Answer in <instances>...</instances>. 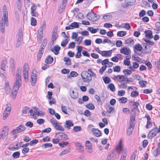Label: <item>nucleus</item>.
<instances>
[{
    "instance_id": "f257e3e1",
    "label": "nucleus",
    "mask_w": 160,
    "mask_h": 160,
    "mask_svg": "<svg viewBox=\"0 0 160 160\" xmlns=\"http://www.w3.org/2000/svg\"><path fill=\"white\" fill-rule=\"evenodd\" d=\"M3 13L4 19V24L0 23V31L2 33L4 32V26H8V14L7 8L5 5L3 7Z\"/></svg>"
},
{
    "instance_id": "f03ea898",
    "label": "nucleus",
    "mask_w": 160,
    "mask_h": 160,
    "mask_svg": "<svg viewBox=\"0 0 160 160\" xmlns=\"http://www.w3.org/2000/svg\"><path fill=\"white\" fill-rule=\"evenodd\" d=\"M122 142L121 140L119 141L118 145L116 147V150L118 153H120L122 151V154L120 160H126V158L127 157V151L126 150H123Z\"/></svg>"
},
{
    "instance_id": "7ed1b4c3",
    "label": "nucleus",
    "mask_w": 160,
    "mask_h": 160,
    "mask_svg": "<svg viewBox=\"0 0 160 160\" xmlns=\"http://www.w3.org/2000/svg\"><path fill=\"white\" fill-rule=\"evenodd\" d=\"M82 78L84 82H90L92 79L91 76L89 74V73L86 71H82L81 74Z\"/></svg>"
},
{
    "instance_id": "20e7f679",
    "label": "nucleus",
    "mask_w": 160,
    "mask_h": 160,
    "mask_svg": "<svg viewBox=\"0 0 160 160\" xmlns=\"http://www.w3.org/2000/svg\"><path fill=\"white\" fill-rule=\"evenodd\" d=\"M29 66L27 63H24L23 66L22 74L26 82L28 80Z\"/></svg>"
},
{
    "instance_id": "39448f33",
    "label": "nucleus",
    "mask_w": 160,
    "mask_h": 160,
    "mask_svg": "<svg viewBox=\"0 0 160 160\" xmlns=\"http://www.w3.org/2000/svg\"><path fill=\"white\" fill-rule=\"evenodd\" d=\"M87 17L89 20L93 21H95L98 20L100 18V16L98 14L94 12L92 13L90 12H88L87 15Z\"/></svg>"
},
{
    "instance_id": "423d86ee",
    "label": "nucleus",
    "mask_w": 160,
    "mask_h": 160,
    "mask_svg": "<svg viewBox=\"0 0 160 160\" xmlns=\"http://www.w3.org/2000/svg\"><path fill=\"white\" fill-rule=\"evenodd\" d=\"M25 129V127L23 125L21 124L18 126L16 129L13 130L12 131L11 133L14 135L18 133L22 132Z\"/></svg>"
},
{
    "instance_id": "0eeeda50",
    "label": "nucleus",
    "mask_w": 160,
    "mask_h": 160,
    "mask_svg": "<svg viewBox=\"0 0 160 160\" xmlns=\"http://www.w3.org/2000/svg\"><path fill=\"white\" fill-rule=\"evenodd\" d=\"M11 110V105L10 103H7V104L6 108L5 109L3 113V119H6L7 117L10 114V111Z\"/></svg>"
},
{
    "instance_id": "6e6552de",
    "label": "nucleus",
    "mask_w": 160,
    "mask_h": 160,
    "mask_svg": "<svg viewBox=\"0 0 160 160\" xmlns=\"http://www.w3.org/2000/svg\"><path fill=\"white\" fill-rule=\"evenodd\" d=\"M23 40V34L21 30H19L18 35V38L16 43V47H18L21 44Z\"/></svg>"
},
{
    "instance_id": "1a4fd4ad",
    "label": "nucleus",
    "mask_w": 160,
    "mask_h": 160,
    "mask_svg": "<svg viewBox=\"0 0 160 160\" xmlns=\"http://www.w3.org/2000/svg\"><path fill=\"white\" fill-rule=\"evenodd\" d=\"M37 80V75L36 70H34L31 74V82L32 86L35 85Z\"/></svg>"
},
{
    "instance_id": "9d476101",
    "label": "nucleus",
    "mask_w": 160,
    "mask_h": 160,
    "mask_svg": "<svg viewBox=\"0 0 160 160\" xmlns=\"http://www.w3.org/2000/svg\"><path fill=\"white\" fill-rule=\"evenodd\" d=\"M56 136L60 140L64 141L68 139V135L64 133L58 132L56 133Z\"/></svg>"
},
{
    "instance_id": "9b49d317",
    "label": "nucleus",
    "mask_w": 160,
    "mask_h": 160,
    "mask_svg": "<svg viewBox=\"0 0 160 160\" xmlns=\"http://www.w3.org/2000/svg\"><path fill=\"white\" fill-rule=\"evenodd\" d=\"M13 85L20 87L21 86L22 80L21 75L18 74H16V80Z\"/></svg>"
},
{
    "instance_id": "f8f14e48",
    "label": "nucleus",
    "mask_w": 160,
    "mask_h": 160,
    "mask_svg": "<svg viewBox=\"0 0 160 160\" xmlns=\"http://www.w3.org/2000/svg\"><path fill=\"white\" fill-rule=\"evenodd\" d=\"M133 101H130L129 102L128 104L130 106H132L133 108L136 109L137 111L139 113L140 110L138 108V107L140 105V103L137 101L133 102Z\"/></svg>"
},
{
    "instance_id": "ddd939ff",
    "label": "nucleus",
    "mask_w": 160,
    "mask_h": 160,
    "mask_svg": "<svg viewBox=\"0 0 160 160\" xmlns=\"http://www.w3.org/2000/svg\"><path fill=\"white\" fill-rule=\"evenodd\" d=\"M158 133V128H154L149 131L148 134V137L149 138H152L155 137Z\"/></svg>"
},
{
    "instance_id": "4468645a",
    "label": "nucleus",
    "mask_w": 160,
    "mask_h": 160,
    "mask_svg": "<svg viewBox=\"0 0 160 160\" xmlns=\"http://www.w3.org/2000/svg\"><path fill=\"white\" fill-rule=\"evenodd\" d=\"M69 93L71 98L73 99H76L78 97V93L77 89L70 90Z\"/></svg>"
},
{
    "instance_id": "2eb2a0df",
    "label": "nucleus",
    "mask_w": 160,
    "mask_h": 160,
    "mask_svg": "<svg viewBox=\"0 0 160 160\" xmlns=\"http://www.w3.org/2000/svg\"><path fill=\"white\" fill-rule=\"evenodd\" d=\"M20 87L15 86H13L12 92V98L13 99H14L15 98Z\"/></svg>"
},
{
    "instance_id": "dca6fc26",
    "label": "nucleus",
    "mask_w": 160,
    "mask_h": 160,
    "mask_svg": "<svg viewBox=\"0 0 160 160\" xmlns=\"http://www.w3.org/2000/svg\"><path fill=\"white\" fill-rule=\"evenodd\" d=\"M86 146L88 152L90 153L93 152V149L92 147V143L88 141H87L86 142Z\"/></svg>"
},
{
    "instance_id": "f3484780",
    "label": "nucleus",
    "mask_w": 160,
    "mask_h": 160,
    "mask_svg": "<svg viewBox=\"0 0 160 160\" xmlns=\"http://www.w3.org/2000/svg\"><path fill=\"white\" fill-rule=\"evenodd\" d=\"M48 97L47 96V98H48L49 100V104L50 105H52V104H55L56 103V100L53 98H52V100H53V101H51V99L52 98V92L48 91Z\"/></svg>"
},
{
    "instance_id": "a211bd4d",
    "label": "nucleus",
    "mask_w": 160,
    "mask_h": 160,
    "mask_svg": "<svg viewBox=\"0 0 160 160\" xmlns=\"http://www.w3.org/2000/svg\"><path fill=\"white\" fill-rule=\"evenodd\" d=\"M7 61L6 58L2 59L1 61V68L2 70L4 71L7 66Z\"/></svg>"
},
{
    "instance_id": "6ab92c4d",
    "label": "nucleus",
    "mask_w": 160,
    "mask_h": 160,
    "mask_svg": "<svg viewBox=\"0 0 160 160\" xmlns=\"http://www.w3.org/2000/svg\"><path fill=\"white\" fill-rule=\"evenodd\" d=\"M76 148L80 152H82L84 150V148L82 144L79 142H76L75 143Z\"/></svg>"
},
{
    "instance_id": "aec40b11",
    "label": "nucleus",
    "mask_w": 160,
    "mask_h": 160,
    "mask_svg": "<svg viewBox=\"0 0 160 160\" xmlns=\"http://www.w3.org/2000/svg\"><path fill=\"white\" fill-rule=\"evenodd\" d=\"M125 2L126 4L123 7L126 8L133 5L135 2L136 0H125Z\"/></svg>"
},
{
    "instance_id": "412c9836",
    "label": "nucleus",
    "mask_w": 160,
    "mask_h": 160,
    "mask_svg": "<svg viewBox=\"0 0 160 160\" xmlns=\"http://www.w3.org/2000/svg\"><path fill=\"white\" fill-rule=\"evenodd\" d=\"M91 131L93 133L96 137H99L101 135V131L97 129L92 128V129Z\"/></svg>"
},
{
    "instance_id": "4be33fe9",
    "label": "nucleus",
    "mask_w": 160,
    "mask_h": 160,
    "mask_svg": "<svg viewBox=\"0 0 160 160\" xmlns=\"http://www.w3.org/2000/svg\"><path fill=\"white\" fill-rule=\"evenodd\" d=\"M44 49L45 48L40 47L39 51L38 52L37 55V59L38 60H40L42 57Z\"/></svg>"
},
{
    "instance_id": "5701e85b",
    "label": "nucleus",
    "mask_w": 160,
    "mask_h": 160,
    "mask_svg": "<svg viewBox=\"0 0 160 160\" xmlns=\"http://www.w3.org/2000/svg\"><path fill=\"white\" fill-rule=\"evenodd\" d=\"M73 123L71 120H68L66 121V124L64 125V127L68 130L70 129L71 127L73 126Z\"/></svg>"
},
{
    "instance_id": "b1692460",
    "label": "nucleus",
    "mask_w": 160,
    "mask_h": 160,
    "mask_svg": "<svg viewBox=\"0 0 160 160\" xmlns=\"http://www.w3.org/2000/svg\"><path fill=\"white\" fill-rule=\"evenodd\" d=\"M60 49V47L59 46L56 45L53 48H52L51 51L53 52L55 55H57L59 53V51Z\"/></svg>"
},
{
    "instance_id": "393cba45",
    "label": "nucleus",
    "mask_w": 160,
    "mask_h": 160,
    "mask_svg": "<svg viewBox=\"0 0 160 160\" xmlns=\"http://www.w3.org/2000/svg\"><path fill=\"white\" fill-rule=\"evenodd\" d=\"M112 53V50L109 51H105L101 52V54L102 56L107 57L110 56Z\"/></svg>"
},
{
    "instance_id": "a878e982",
    "label": "nucleus",
    "mask_w": 160,
    "mask_h": 160,
    "mask_svg": "<svg viewBox=\"0 0 160 160\" xmlns=\"http://www.w3.org/2000/svg\"><path fill=\"white\" fill-rule=\"evenodd\" d=\"M145 37L147 38H153L152 32L151 31L148 30L145 31Z\"/></svg>"
},
{
    "instance_id": "bb28decb",
    "label": "nucleus",
    "mask_w": 160,
    "mask_h": 160,
    "mask_svg": "<svg viewBox=\"0 0 160 160\" xmlns=\"http://www.w3.org/2000/svg\"><path fill=\"white\" fill-rule=\"evenodd\" d=\"M139 66L138 63L137 62H134L132 64V66H130L129 68L132 71H134L135 69L137 68Z\"/></svg>"
},
{
    "instance_id": "cd10ccee",
    "label": "nucleus",
    "mask_w": 160,
    "mask_h": 160,
    "mask_svg": "<svg viewBox=\"0 0 160 160\" xmlns=\"http://www.w3.org/2000/svg\"><path fill=\"white\" fill-rule=\"evenodd\" d=\"M130 49L128 48H123L120 50V52L122 54L128 55L129 53Z\"/></svg>"
},
{
    "instance_id": "c85d7f7f",
    "label": "nucleus",
    "mask_w": 160,
    "mask_h": 160,
    "mask_svg": "<svg viewBox=\"0 0 160 160\" xmlns=\"http://www.w3.org/2000/svg\"><path fill=\"white\" fill-rule=\"evenodd\" d=\"M143 44L144 45V50L145 51V53L146 54L151 53V50L150 49L151 48V46H149L148 47V46H147L145 43H143Z\"/></svg>"
},
{
    "instance_id": "c756f323",
    "label": "nucleus",
    "mask_w": 160,
    "mask_h": 160,
    "mask_svg": "<svg viewBox=\"0 0 160 160\" xmlns=\"http://www.w3.org/2000/svg\"><path fill=\"white\" fill-rule=\"evenodd\" d=\"M53 60V58L50 55H48L46 59L45 62L48 64H50L52 62Z\"/></svg>"
},
{
    "instance_id": "7c9ffc66",
    "label": "nucleus",
    "mask_w": 160,
    "mask_h": 160,
    "mask_svg": "<svg viewBox=\"0 0 160 160\" xmlns=\"http://www.w3.org/2000/svg\"><path fill=\"white\" fill-rule=\"evenodd\" d=\"M70 151L71 149L70 148H67L65 149L64 150H63L61 153H60L59 154V156H61L65 155L67 154H68L70 152Z\"/></svg>"
},
{
    "instance_id": "2f4dec72",
    "label": "nucleus",
    "mask_w": 160,
    "mask_h": 160,
    "mask_svg": "<svg viewBox=\"0 0 160 160\" xmlns=\"http://www.w3.org/2000/svg\"><path fill=\"white\" fill-rule=\"evenodd\" d=\"M112 15L110 14L105 15L103 17V19L105 20V21H108L111 19Z\"/></svg>"
},
{
    "instance_id": "473e14b6",
    "label": "nucleus",
    "mask_w": 160,
    "mask_h": 160,
    "mask_svg": "<svg viewBox=\"0 0 160 160\" xmlns=\"http://www.w3.org/2000/svg\"><path fill=\"white\" fill-rule=\"evenodd\" d=\"M87 30L92 33H95L98 31L99 30V29L98 28H94L92 27L88 28Z\"/></svg>"
},
{
    "instance_id": "72a5a7b5",
    "label": "nucleus",
    "mask_w": 160,
    "mask_h": 160,
    "mask_svg": "<svg viewBox=\"0 0 160 160\" xmlns=\"http://www.w3.org/2000/svg\"><path fill=\"white\" fill-rule=\"evenodd\" d=\"M102 79L105 84H108L111 82V78L108 77H103Z\"/></svg>"
},
{
    "instance_id": "f704fd0d",
    "label": "nucleus",
    "mask_w": 160,
    "mask_h": 160,
    "mask_svg": "<svg viewBox=\"0 0 160 160\" xmlns=\"http://www.w3.org/2000/svg\"><path fill=\"white\" fill-rule=\"evenodd\" d=\"M114 156V153L113 151L109 152L107 155L106 160H111Z\"/></svg>"
},
{
    "instance_id": "c9c22d12",
    "label": "nucleus",
    "mask_w": 160,
    "mask_h": 160,
    "mask_svg": "<svg viewBox=\"0 0 160 160\" xmlns=\"http://www.w3.org/2000/svg\"><path fill=\"white\" fill-rule=\"evenodd\" d=\"M126 44H128L130 45H132L134 43L133 40L130 38H128L125 41Z\"/></svg>"
},
{
    "instance_id": "e433bc0d",
    "label": "nucleus",
    "mask_w": 160,
    "mask_h": 160,
    "mask_svg": "<svg viewBox=\"0 0 160 160\" xmlns=\"http://www.w3.org/2000/svg\"><path fill=\"white\" fill-rule=\"evenodd\" d=\"M57 31L54 30L53 32L52 36V41L53 42L57 38Z\"/></svg>"
},
{
    "instance_id": "4c0bfd02",
    "label": "nucleus",
    "mask_w": 160,
    "mask_h": 160,
    "mask_svg": "<svg viewBox=\"0 0 160 160\" xmlns=\"http://www.w3.org/2000/svg\"><path fill=\"white\" fill-rule=\"evenodd\" d=\"M8 134V131H3L2 133L0 135L1 136V138L2 137L3 138L5 139H6L7 138V136Z\"/></svg>"
},
{
    "instance_id": "58836bf2",
    "label": "nucleus",
    "mask_w": 160,
    "mask_h": 160,
    "mask_svg": "<svg viewBox=\"0 0 160 160\" xmlns=\"http://www.w3.org/2000/svg\"><path fill=\"white\" fill-rule=\"evenodd\" d=\"M146 42V44L147 46L151 45L152 46L154 45V42H153L151 41L150 40L147 39H143Z\"/></svg>"
},
{
    "instance_id": "ea45409f",
    "label": "nucleus",
    "mask_w": 160,
    "mask_h": 160,
    "mask_svg": "<svg viewBox=\"0 0 160 160\" xmlns=\"http://www.w3.org/2000/svg\"><path fill=\"white\" fill-rule=\"evenodd\" d=\"M70 26L71 27L72 29H73L74 28H78L79 27L78 23L76 22H74L72 23L70 25Z\"/></svg>"
},
{
    "instance_id": "a19ab883",
    "label": "nucleus",
    "mask_w": 160,
    "mask_h": 160,
    "mask_svg": "<svg viewBox=\"0 0 160 160\" xmlns=\"http://www.w3.org/2000/svg\"><path fill=\"white\" fill-rule=\"evenodd\" d=\"M50 122L54 127L58 124V122L55 119H51L50 120Z\"/></svg>"
},
{
    "instance_id": "79ce46f5",
    "label": "nucleus",
    "mask_w": 160,
    "mask_h": 160,
    "mask_svg": "<svg viewBox=\"0 0 160 160\" xmlns=\"http://www.w3.org/2000/svg\"><path fill=\"white\" fill-rule=\"evenodd\" d=\"M126 35V32L124 31H120L118 32L117 35L118 37H123Z\"/></svg>"
},
{
    "instance_id": "37998d69",
    "label": "nucleus",
    "mask_w": 160,
    "mask_h": 160,
    "mask_svg": "<svg viewBox=\"0 0 160 160\" xmlns=\"http://www.w3.org/2000/svg\"><path fill=\"white\" fill-rule=\"evenodd\" d=\"M108 88H109L110 90L112 92H114L115 90V86L112 83L109 84L108 85Z\"/></svg>"
},
{
    "instance_id": "c03bdc74",
    "label": "nucleus",
    "mask_w": 160,
    "mask_h": 160,
    "mask_svg": "<svg viewBox=\"0 0 160 160\" xmlns=\"http://www.w3.org/2000/svg\"><path fill=\"white\" fill-rule=\"evenodd\" d=\"M87 72L90 73H89V74L91 76V78H92V77H93L94 78H96L97 76L96 74L92 71L91 69H88Z\"/></svg>"
},
{
    "instance_id": "a18cd8bd",
    "label": "nucleus",
    "mask_w": 160,
    "mask_h": 160,
    "mask_svg": "<svg viewBox=\"0 0 160 160\" xmlns=\"http://www.w3.org/2000/svg\"><path fill=\"white\" fill-rule=\"evenodd\" d=\"M52 146V145L51 143H46L43 144L42 146V148L43 149H44L47 148L51 147Z\"/></svg>"
},
{
    "instance_id": "49530a36",
    "label": "nucleus",
    "mask_w": 160,
    "mask_h": 160,
    "mask_svg": "<svg viewBox=\"0 0 160 160\" xmlns=\"http://www.w3.org/2000/svg\"><path fill=\"white\" fill-rule=\"evenodd\" d=\"M128 56L126 57V59H125L124 61V64L126 66H129L131 65L130 62L129 60V58H128Z\"/></svg>"
},
{
    "instance_id": "de8ad7c7",
    "label": "nucleus",
    "mask_w": 160,
    "mask_h": 160,
    "mask_svg": "<svg viewBox=\"0 0 160 160\" xmlns=\"http://www.w3.org/2000/svg\"><path fill=\"white\" fill-rule=\"evenodd\" d=\"M118 82H121L122 81L124 82L125 81L126 78L123 75H118Z\"/></svg>"
},
{
    "instance_id": "09e8293b",
    "label": "nucleus",
    "mask_w": 160,
    "mask_h": 160,
    "mask_svg": "<svg viewBox=\"0 0 160 160\" xmlns=\"http://www.w3.org/2000/svg\"><path fill=\"white\" fill-rule=\"evenodd\" d=\"M69 143L68 142H62L58 143L59 146L61 148L64 147Z\"/></svg>"
},
{
    "instance_id": "8fccbe9b",
    "label": "nucleus",
    "mask_w": 160,
    "mask_h": 160,
    "mask_svg": "<svg viewBox=\"0 0 160 160\" xmlns=\"http://www.w3.org/2000/svg\"><path fill=\"white\" fill-rule=\"evenodd\" d=\"M86 107L90 110H93L95 108L94 104L92 103H89L86 105Z\"/></svg>"
},
{
    "instance_id": "3c124183",
    "label": "nucleus",
    "mask_w": 160,
    "mask_h": 160,
    "mask_svg": "<svg viewBox=\"0 0 160 160\" xmlns=\"http://www.w3.org/2000/svg\"><path fill=\"white\" fill-rule=\"evenodd\" d=\"M152 154L154 156H156L160 154V150L157 148L153 150Z\"/></svg>"
},
{
    "instance_id": "603ef678",
    "label": "nucleus",
    "mask_w": 160,
    "mask_h": 160,
    "mask_svg": "<svg viewBox=\"0 0 160 160\" xmlns=\"http://www.w3.org/2000/svg\"><path fill=\"white\" fill-rule=\"evenodd\" d=\"M29 112L31 115L32 116V118H35L36 117L37 113L36 112L32 109L29 110Z\"/></svg>"
},
{
    "instance_id": "864d4df0",
    "label": "nucleus",
    "mask_w": 160,
    "mask_h": 160,
    "mask_svg": "<svg viewBox=\"0 0 160 160\" xmlns=\"http://www.w3.org/2000/svg\"><path fill=\"white\" fill-rule=\"evenodd\" d=\"M135 49L137 51H141L142 48L141 46L138 43L135 45Z\"/></svg>"
},
{
    "instance_id": "5fc2aeb1",
    "label": "nucleus",
    "mask_w": 160,
    "mask_h": 160,
    "mask_svg": "<svg viewBox=\"0 0 160 160\" xmlns=\"http://www.w3.org/2000/svg\"><path fill=\"white\" fill-rule=\"evenodd\" d=\"M127 99L125 97H122L119 98L118 101L121 103H125L127 101Z\"/></svg>"
},
{
    "instance_id": "6e6d98bb",
    "label": "nucleus",
    "mask_w": 160,
    "mask_h": 160,
    "mask_svg": "<svg viewBox=\"0 0 160 160\" xmlns=\"http://www.w3.org/2000/svg\"><path fill=\"white\" fill-rule=\"evenodd\" d=\"M31 25L33 26H35L36 25L37 21L35 18L32 17L31 19Z\"/></svg>"
},
{
    "instance_id": "4d7b16f0",
    "label": "nucleus",
    "mask_w": 160,
    "mask_h": 160,
    "mask_svg": "<svg viewBox=\"0 0 160 160\" xmlns=\"http://www.w3.org/2000/svg\"><path fill=\"white\" fill-rule=\"evenodd\" d=\"M113 71L114 72H119L121 70L120 67L119 66H116L113 67Z\"/></svg>"
},
{
    "instance_id": "13d9d810",
    "label": "nucleus",
    "mask_w": 160,
    "mask_h": 160,
    "mask_svg": "<svg viewBox=\"0 0 160 160\" xmlns=\"http://www.w3.org/2000/svg\"><path fill=\"white\" fill-rule=\"evenodd\" d=\"M138 92L137 91H132L131 92L130 95L131 97H134L138 96Z\"/></svg>"
},
{
    "instance_id": "bf43d9fd",
    "label": "nucleus",
    "mask_w": 160,
    "mask_h": 160,
    "mask_svg": "<svg viewBox=\"0 0 160 160\" xmlns=\"http://www.w3.org/2000/svg\"><path fill=\"white\" fill-rule=\"evenodd\" d=\"M68 39H65L61 43V46L63 47H65L66 45L68 44Z\"/></svg>"
},
{
    "instance_id": "052dcab7",
    "label": "nucleus",
    "mask_w": 160,
    "mask_h": 160,
    "mask_svg": "<svg viewBox=\"0 0 160 160\" xmlns=\"http://www.w3.org/2000/svg\"><path fill=\"white\" fill-rule=\"evenodd\" d=\"M47 43V38H45L43 39V41L41 44L40 47L45 48Z\"/></svg>"
},
{
    "instance_id": "680f3d73",
    "label": "nucleus",
    "mask_w": 160,
    "mask_h": 160,
    "mask_svg": "<svg viewBox=\"0 0 160 160\" xmlns=\"http://www.w3.org/2000/svg\"><path fill=\"white\" fill-rule=\"evenodd\" d=\"M56 129L59 130L61 131H63L64 130L63 128L61 126L59 125L58 124L54 127Z\"/></svg>"
},
{
    "instance_id": "e2e57ef3",
    "label": "nucleus",
    "mask_w": 160,
    "mask_h": 160,
    "mask_svg": "<svg viewBox=\"0 0 160 160\" xmlns=\"http://www.w3.org/2000/svg\"><path fill=\"white\" fill-rule=\"evenodd\" d=\"M56 129L59 130L61 131H63L64 130L63 128L61 126L59 125L58 124L54 127Z\"/></svg>"
},
{
    "instance_id": "0e129e2a",
    "label": "nucleus",
    "mask_w": 160,
    "mask_h": 160,
    "mask_svg": "<svg viewBox=\"0 0 160 160\" xmlns=\"http://www.w3.org/2000/svg\"><path fill=\"white\" fill-rule=\"evenodd\" d=\"M91 43L92 41L90 39H86L84 42V44L86 46H89Z\"/></svg>"
},
{
    "instance_id": "69168bd1",
    "label": "nucleus",
    "mask_w": 160,
    "mask_h": 160,
    "mask_svg": "<svg viewBox=\"0 0 160 160\" xmlns=\"http://www.w3.org/2000/svg\"><path fill=\"white\" fill-rule=\"evenodd\" d=\"M29 110V108L27 107H25L22 110V115L23 114H26Z\"/></svg>"
},
{
    "instance_id": "338daca9",
    "label": "nucleus",
    "mask_w": 160,
    "mask_h": 160,
    "mask_svg": "<svg viewBox=\"0 0 160 160\" xmlns=\"http://www.w3.org/2000/svg\"><path fill=\"white\" fill-rule=\"evenodd\" d=\"M12 155L13 157L14 158H18L20 155V152H15L13 153Z\"/></svg>"
},
{
    "instance_id": "774afa93",
    "label": "nucleus",
    "mask_w": 160,
    "mask_h": 160,
    "mask_svg": "<svg viewBox=\"0 0 160 160\" xmlns=\"http://www.w3.org/2000/svg\"><path fill=\"white\" fill-rule=\"evenodd\" d=\"M155 64L156 66L158 69H160V59L155 62Z\"/></svg>"
}]
</instances>
